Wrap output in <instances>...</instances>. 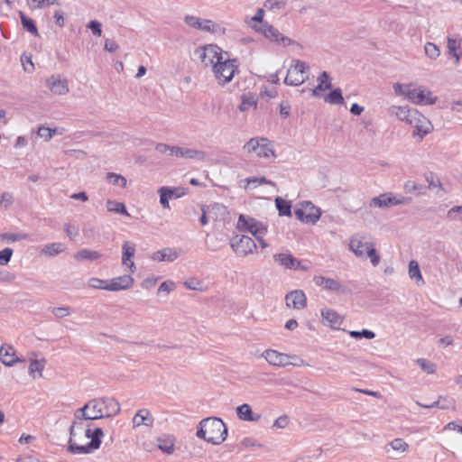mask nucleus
<instances>
[{"instance_id": "17", "label": "nucleus", "mask_w": 462, "mask_h": 462, "mask_svg": "<svg viewBox=\"0 0 462 462\" xmlns=\"http://www.w3.org/2000/svg\"><path fill=\"white\" fill-rule=\"evenodd\" d=\"M78 430H83L81 424L73 422L69 428V440L68 449L72 454H88L90 453L88 445H80L77 443L75 438L78 435Z\"/></svg>"}, {"instance_id": "57", "label": "nucleus", "mask_w": 462, "mask_h": 462, "mask_svg": "<svg viewBox=\"0 0 462 462\" xmlns=\"http://www.w3.org/2000/svg\"><path fill=\"white\" fill-rule=\"evenodd\" d=\"M51 313L57 318V319H62L65 317H68L71 313V310L69 307L64 306V307H57L53 308L51 310Z\"/></svg>"}, {"instance_id": "33", "label": "nucleus", "mask_w": 462, "mask_h": 462, "mask_svg": "<svg viewBox=\"0 0 462 462\" xmlns=\"http://www.w3.org/2000/svg\"><path fill=\"white\" fill-rule=\"evenodd\" d=\"M318 86L311 90L312 96H317L319 91L331 89L332 85L329 81V76L326 71H323L318 79Z\"/></svg>"}, {"instance_id": "35", "label": "nucleus", "mask_w": 462, "mask_h": 462, "mask_svg": "<svg viewBox=\"0 0 462 462\" xmlns=\"http://www.w3.org/2000/svg\"><path fill=\"white\" fill-rule=\"evenodd\" d=\"M461 44V41L459 39L448 37V55L455 59V64H459L460 62V55L457 52V49H459Z\"/></svg>"}, {"instance_id": "11", "label": "nucleus", "mask_w": 462, "mask_h": 462, "mask_svg": "<svg viewBox=\"0 0 462 462\" xmlns=\"http://www.w3.org/2000/svg\"><path fill=\"white\" fill-rule=\"evenodd\" d=\"M294 215L302 222L314 224L320 217V210L310 201H303L297 206Z\"/></svg>"}, {"instance_id": "29", "label": "nucleus", "mask_w": 462, "mask_h": 462, "mask_svg": "<svg viewBox=\"0 0 462 462\" xmlns=\"http://www.w3.org/2000/svg\"><path fill=\"white\" fill-rule=\"evenodd\" d=\"M236 414L241 420L245 421H258L261 419V415L254 413L247 403L236 407Z\"/></svg>"}, {"instance_id": "61", "label": "nucleus", "mask_w": 462, "mask_h": 462, "mask_svg": "<svg viewBox=\"0 0 462 462\" xmlns=\"http://www.w3.org/2000/svg\"><path fill=\"white\" fill-rule=\"evenodd\" d=\"M462 213V206H455L448 211V217L454 219L462 221L460 214Z\"/></svg>"}, {"instance_id": "16", "label": "nucleus", "mask_w": 462, "mask_h": 462, "mask_svg": "<svg viewBox=\"0 0 462 462\" xmlns=\"http://www.w3.org/2000/svg\"><path fill=\"white\" fill-rule=\"evenodd\" d=\"M373 245V243L365 241V237L360 234L353 236L349 242V249L359 258H365L369 247Z\"/></svg>"}, {"instance_id": "10", "label": "nucleus", "mask_w": 462, "mask_h": 462, "mask_svg": "<svg viewBox=\"0 0 462 462\" xmlns=\"http://www.w3.org/2000/svg\"><path fill=\"white\" fill-rule=\"evenodd\" d=\"M253 30L262 33L269 41L280 43L282 46H289L293 42L292 40L287 36H284L280 32L278 29L273 27L269 23H264L263 25H254Z\"/></svg>"}, {"instance_id": "21", "label": "nucleus", "mask_w": 462, "mask_h": 462, "mask_svg": "<svg viewBox=\"0 0 462 462\" xmlns=\"http://www.w3.org/2000/svg\"><path fill=\"white\" fill-rule=\"evenodd\" d=\"M172 155L180 158L193 159L197 161H204L207 157V153L202 150L194 148L175 146L172 151Z\"/></svg>"}, {"instance_id": "9", "label": "nucleus", "mask_w": 462, "mask_h": 462, "mask_svg": "<svg viewBox=\"0 0 462 462\" xmlns=\"http://www.w3.org/2000/svg\"><path fill=\"white\" fill-rule=\"evenodd\" d=\"M230 246L239 256L245 257L254 254L257 245L254 241L247 236H236L230 240Z\"/></svg>"}, {"instance_id": "14", "label": "nucleus", "mask_w": 462, "mask_h": 462, "mask_svg": "<svg viewBox=\"0 0 462 462\" xmlns=\"http://www.w3.org/2000/svg\"><path fill=\"white\" fill-rule=\"evenodd\" d=\"M45 84L53 95L65 96L69 92V80L60 74L47 78Z\"/></svg>"}, {"instance_id": "2", "label": "nucleus", "mask_w": 462, "mask_h": 462, "mask_svg": "<svg viewBox=\"0 0 462 462\" xmlns=\"http://www.w3.org/2000/svg\"><path fill=\"white\" fill-rule=\"evenodd\" d=\"M196 436L213 445H220L226 439L227 428L221 419L208 417L199 422Z\"/></svg>"}, {"instance_id": "54", "label": "nucleus", "mask_w": 462, "mask_h": 462, "mask_svg": "<svg viewBox=\"0 0 462 462\" xmlns=\"http://www.w3.org/2000/svg\"><path fill=\"white\" fill-rule=\"evenodd\" d=\"M202 20L203 19H200L199 17L195 15H186L184 17L185 23L189 27L197 30H201Z\"/></svg>"}, {"instance_id": "49", "label": "nucleus", "mask_w": 462, "mask_h": 462, "mask_svg": "<svg viewBox=\"0 0 462 462\" xmlns=\"http://www.w3.org/2000/svg\"><path fill=\"white\" fill-rule=\"evenodd\" d=\"M45 365V359H33L31 360L30 365H29V374L34 377V373L38 372L40 375H42V372Z\"/></svg>"}, {"instance_id": "24", "label": "nucleus", "mask_w": 462, "mask_h": 462, "mask_svg": "<svg viewBox=\"0 0 462 462\" xmlns=\"http://www.w3.org/2000/svg\"><path fill=\"white\" fill-rule=\"evenodd\" d=\"M154 422V418L151 411L148 409H141L137 411L132 420L133 427L138 428L141 426H145L148 428L152 427Z\"/></svg>"}, {"instance_id": "6", "label": "nucleus", "mask_w": 462, "mask_h": 462, "mask_svg": "<svg viewBox=\"0 0 462 462\" xmlns=\"http://www.w3.org/2000/svg\"><path fill=\"white\" fill-rule=\"evenodd\" d=\"M407 99L415 105L428 106L435 104L438 97L423 86L410 83L408 84Z\"/></svg>"}, {"instance_id": "15", "label": "nucleus", "mask_w": 462, "mask_h": 462, "mask_svg": "<svg viewBox=\"0 0 462 462\" xmlns=\"http://www.w3.org/2000/svg\"><path fill=\"white\" fill-rule=\"evenodd\" d=\"M273 260L279 265L284 267L285 269L290 270H298L300 269L302 271H308L309 266L303 265L301 262L293 257L291 254L289 253H281L273 255Z\"/></svg>"}, {"instance_id": "7", "label": "nucleus", "mask_w": 462, "mask_h": 462, "mask_svg": "<svg viewBox=\"0 0 462 462\" xmlns=\"http://www.w3.org/2000/svg\"><path fill=\"white\" fill-rule=\"evenodd\" d=\"M262 356L271 365L273 366H286L291 365L300 366L304 365V360L300 357L281 353L274 349H267Z\"/></svg>"}, {"instance_id": "59", "label": "nucleus", "mask_w": 462, "mask_h": 462, "mask_svg": "<svg viewBox=\"0 0 462 462\" xmlns=\"http://www.w3.org/2000/svg\"><path fill=\"white\" fill-rule=\"evenodd\" d=\"M13 249L6 247L0 251V265H6L11 260L13 255Z\"/></svg>"}, {"instance_id": "8", "label": "nucleus", "mask_w": 462, "mask_h": 462, "mask_svg": "<svg viewBox=\"0 0 462 462\" xmlns=\"http://www.w3.org/2000/svg\"><path fill=\"white\" fill-rule=\"evenodd\" d=\"M287 71L284 83L291 86H300L309 79V66L300 60H294Z\"/></svg>"}, {"instance_id": "64", "label": "nucleus", "mask_w": 462, "mask_h": 462, "mask_svg": "<svg viewBox=\"0 0 462 462\" xmlns=\"http://www.w3.org/2000/svg\"><path fill=\"white\" fill-rule=\"evenodd\" d=\"M439 408L442 410L455 409V401L451 398L441 396Z\"/></svg>"}, {"instance_id": "20", "label": "nucleus", "mask_w": 462, "mask_h": 462, "mask_svg": "<svg viewBox=\"0 0 462 462\" xmlns=\"http://www.w3.org/2000/svg\"><path fill=\"white\" fill-rule=\"evenodd\" d=\"M313 282L317 286L322 287L326 291H336V292H345L346 291V289L341 284V282L335 279H332V278H328V277H325L322 275H315L313 277Z\"/></svg>"}, {"instance_id": "13", "label": "nucleus", "mask_w": 462, "mask_h": 462, "mask_svg": "<svg viewBox=\"0 0 462 462\" xmlns=\"http://www.w3.org/2000/svg\"><path fill=\"white\" fill-rule=\"evenodd\" d=\"M413 119L409 125L414 128L412 135L421 140L433 130V125L431 122L419 111L413 113Z\"/></svg>"}, {"instance_id": "4", "label": "nucleus", "mask_w": 462, "mask_h": 462, "mask_svg": "<svg viewBox=\"0 0 462 462\" xmlns=\"http://www.w3.org/2000/svg\"><path fill=\"white\" fill-rule=\"evenodd\" d=\"M194 54L205 67H211L213 69L215 64H217L226 52L216 44H208L197 48Z\"/></svg>"}, {"instance_id": "43", "label": "nucleus", "mask_w": 462, "mask_h": 462, "mask_svg": "<svg viewBox=\"0 0 462 462\" xmlns=\"http://www.w3.org/2000/svg\"><path fill=\"white\" fill-rule=\"evenodd\" d=\"M63 134V129H58V128L51 129V128L45 127V126L39 127L38 132H37V134L40 137L44 138L46 141H50L56 134Z\"/></svg>"}, {"instance_id": "34", "label": "nucleus", "mask_w": 462, "mask_h": 462, "mask_svg": "<svg viewBox=\"0 0 462 462\" xmlns=\"http://www.w3.org/2000/svg\"><path fill=\"white\" fill-rule=\"evenodd\" d=\"M73 257L78 261H95L101 257V254L97 251L82 249L77 252Z\"/></svg>"}, {"instance_id": "58", "label": "nucleus", "mask_w": 462, "mask_h": 462, "mask_svg": "<svg viewBox=\"0 0 462 462\" xmlns=\"http://www.w3.org/2000/svg\"><path fill=\"white\" fill-rule=\"evenodd\" d=\"M14 202V197L9 192H4L0 196V207L2 208L7 209Z\"/></svg>"}, {"instance_id": "3", "label": "nucleus", "mask_w": 462, "mask_h": 462, "mask_svg": "<svg viewBox=\"0 0 462 462\" xmlns=\"http://www.w3.org/2000/svg\"><path fill=\"white\" fill-rule=\"evenodd\" d=\"M237 71L238 65L236 60L229 59L227 54L217 64H215L213 69L214 76L221 86L229 83Z\"/></svg>"}, {"instance_id": "30", "label": "nucleus", "mask_w": 462, "mask_h": 462, "mask_svg": "<svg viewBox=\"0 0 462 462\" xmlns=\"http://www.w3.org/2000/svg\"><path fill=\"white\" fill-rule=\"evenodd\" d=\"M203 32H211L214 34L224 35L226 29L221 24L213 22L212 20L203 19L201 30Z\"/></svg>"}, {"instance_id": "32", "label": "nucleus", "mask_w": 462, "mask_h": 462, "mask_svg": "<svg viewBox=\"0 0 462 462\" xmlns=\"http://www.w3.org/2000/svg\"><path fill=\"white\" fill-rule=\"evenodd\" d=\"M408 274H409L410 279L416 281V282L418 284H420V285L424 284V280L422 278L419 263L416 260L410 261Z\"/></svg>"}, {"instance_id": "22", "label": "nucleus", "mask_w": 462, "mask_h": 462, "mask_svg": "<svg viewBox=\"0 0 462 462\" xmlns=\"http://www.w3.org/2000/svg\"><path fill=\"white\" fill-rule=\"evenodd\" d=\"M135 245L130 242H125L122 246V264L129 269L130 273L136 272V266L132 258L134 256Z\"/></svg>"}, {"instance_id": "38", "label": "nucleus", "mask_w": 462, "mask_h": 462, "mask_svg": "<svg viewBox=\"0 0 462 462\" xmlns=\"http://www.w3.org/2000/svg\"><path fill=\"white\" fill-rule=\"evenodd\" d=\"M256 98L254 95L251 94H244L242 96V102L239 106V110L241 112H245L251 108H256Z\"/></svg>"}, {"instance_id": "45", "label": "nucleus", "mask_w": 462, "mask_h": 462, "mask_svg": "<svg viewBox=\"0 0 462 462\" xmlns=\"http://www.w3.org/2000/svg\"><path fill=\"white\" fill-rule=\"evenodd\" d=\"M19 16L21 18V22L23 28L34 36H38V30L34 22L32 19L28 18L23 12H20Z\"/></svg>"}, {"instance_id": "63", "label": "nucleus", "mask_w": 462, "mask_h": 462, "mask_svg": "<svg viewBox=\"0 0 462 462\" xmlns=\"http://www.w3.org/2000/svg\"><path fill=\"white\" fill-rule=\"evenodd\" d=\"M88 29H90L93 32V34L97 36H101L102 34V29H101V23L96 20H92L88 23L87 25Z\"/></svg>"}, {"instance_id": "48", "label": "nucleus", "mask_w": 462, "mask_h": 462, "mask_svg": "<svg viewBox=\"0 0 462 462\" xmlns=\"http://www.w3.org/2000/svg\"><path fill=\"white\" fill-rule=\"evenodd\" d=\"M106 180L113 185H116L122 188H125L126 186L127 180L126 179L117 173L109 172L106 175Z\"/></svg>"}, {"instance_id": "19", "label": "nucleus", "mask_w": 462, "mask_h": 462, "mask_svg": "<svg viewBox=\"0 0 462 462\" xmlns=\"http://www.w3.org/2000/svg\"><path fill=\"white\" fill-rule=\"evenodd\" d=\"M106 291H118L130 289L134 282V278L129 274L118 276L107 281Z\"/></svg>"}, {"instance_id": "40", "label": "nucleus", "mask_w": 462, "mask_h": 462, "mask_svg": "<svg viewBox=\"0 0 462 462\" xmlns=\"http://www.w3.org/2000/svg\"><path fill=\"white\" fill-rule=\"evenodd\" d=\"M325 102L331 105H343L344 97L342 96V91L340 88H336L332 90L328 95H327L324 98Z\"/></svg>"}, {"instance_id": "44", "label": "nucleus", "mask_w": 462, "mask_h": 462, "mask_svg": "<svg viewBox=\"0 0 462 462\" xmlns=\"http://www.w3.org/2000/svg\"><path fill=\"white\" fill-rule=\"evenodd\" d=\"M264 14L265 13H264L263 8H258L255 12V14L253 17H251V18L246 17V19H245L246 24L252 29H253L254 25H263V23H265L263 21Z\"/></svg>"}, {"instance_id": "55", "label": "nucleus", "mask_w": 462, "mask_h": 462, "mask_svg": "<svg viewBox=\"0 0 462 462\" xmlns=\"http://www.w3.org/2000/svg\"><path fill=\"white\" fill-rule=\"evenodd\" d=\"M27 238L28 235L26 234L5 233L0 236V239L6 240L8 242L25 240Z\"/></svg>"}, {"instance_id": "18", "label": "nucleus", "mask_w": 462, "mask_h": 462, "mask_svg": "<svg viewBox=\"0 0 462 462\" xmlns=\"http://www.w3.org/2000/svg\"><path fill=\"white\" fill-rule=\"evenodd\" d=\"M285 301L288 308L303 310L307 305V298L303 291L295 290L286 294Z\"/></svg>"}, {"instance_id": "62", "label": "nucleus", "mask_w": 462, "mask_h": 462, "mask_svg": "<svg viewBox=\"0 0 462 462\" xmlns=\"http://www.w3.org/2000/svg\"><path fill=\"white\" fill-rule=\"evenodd\" d=\"M175 283L172 281H165L160 285L158 292H165L166 294H169L175 289Z\"/></svg>"}, {"instance_id": "60", "label": "nucleus", "mask_w": 462, "mask_h": 462, "mask_svg": "<svg viewBox=\"0 0 462 462\" xmlns=\"http://www.w3.org/2000/svg\"><path fill=\"white\" fill-rule=\"evenodd\" d=\"M366 255L370 258L371 263L374 266H377L379 264L381 257L376 252L374 245L369 247V251H367L365 256Z\"/></svg>"}, {"instance_id": "46", "label": "nucleus", "mask_w": 462, "mask_h": 462, "mask_svg": "<svg viewBox=\"0 0 462 462\" xmlns=\"http://www.w3.org/2000/svg\"><path fill=\"white\" fill-rule=\"evenodd\" d=\"M160 203L164 208H170L169 199L173 196V190L168 187H162L159 189Z\"/></svg>"}, {"instance_id": "36", "label": "nucleus", "mask_w": 462, "mask_h": 462, "mask_svg": "<svg viewBox=\"0 0 462 462\" xmlns=\"http://www.w3.org/2000/svg\"><path fill=\"white\" fill-rule=\"evenodd\" d=\"M403 189L406 193L413 194L415 196H421L425 194L426 187L422 184H418L413 180L405 182Z\"/></svg>"}, {"instance_id": "56", "label": "nucleus", "mask_w": 462, "mask_h": 462, "mask_svg": "<svg viewBox=\"0 0 462 462\" xmlns=\"http://www.w3.org/2000/svg\"><path fill=\"white\" fill-rule=\"evenodd\" d=\"M108 282L99 278H90L88 281V285L93 289L106 290Z\"/></svg>"}, {"instance_id": "41", "label": "nucleus", "mask_w": 462, "mask_h": 462, "mask_svg": "<svg viewBox=\"0 0 462 462\" xmlns=\"http://www.w3.org/2000/svg\"><path fill=\"white\" fill-rule=\"evenodd\" d=\"M275 205L279 211L280 216H291V205L289 201L277 197L275 199Z\"/></svg>"}, {"instance_id": "5", "label": "nucleus", "mask_w": 462, "mask_h": 462, "mask_svg": "<svg viewBox=\"0 0 462 462\" xmlns=\"http://www.w3.org/2000/svg\"><path fill=\"white\" fill-rule=\"evenodd\" d=\"M243 151L248 154L254 152L258 158L270 159L275 157L271 142L267 138H251L243 146Z\"/></svg>"}, {"instance_id": "42", "label": "nucleus", "mask_w": 462, "mask_h": 462, "mask_svg": "<svg viewBox=\"0 0 462 462\" xmlns=\"http://www.w3.org/2000/svg\"><path fill=\"white\" fill-rule=\"evenodd\" d=\"M158 448L166 454H172L174 451V439L172 437L158 439Z\"/></svg>"}, {"instance_id": "28", "label": "nucleus", "mask_w": 462, "mask_h": 462, "mask_svg": "<svg viewBox=\"0 0 462 462\" xmlns=\"http://www.w3.org/2000/svg\"><path fill=\"white\" fill-rule=\"evenodd\" d=\"M321 316L323 320L333 329H337L343 322L342 317L330 309L322 310Z\"/></svg>"}, {"instance_id": "26", "label": "nucleus", "mask_w": 462, "mask_h": 462, "mask_svg": "<svg viewBox=\"0 0 462 462\" xmlns=\"http://www.w3.org/2000/svg\"><path fill=\"white\" fill-rule=\"evenodd\" d=\"M180 256V254L177 250L165 247L162 250L154 252L151 259L155 262H173Z\"/></svg>"}, {"instance_id": "39", "label": "nucleus", "mask_w": 462, "mask_h": 462, "mask_svg": "<svg viewBox=\"0 0 462 462\" xmlns=\"http://www.w3.org/2000/svg\"><path fill=\"white\" fill-rule=\"evenodd\" d=\"M106 208L109 212L122 214V215H125L127 217L130 216L125 204L122 202H117L116 200L108 199L106 201Z\"/></svg>"}, {"instance_id": "1", "label": "nucleus", "mask_w": 462, "mask_h": 462, "mask_svg": "<svg viewBox=\"0 0 462 462\" xmlns=\"http://www.w3.org/2000/svg\"><path fill=\"white\" fill-rule=\"evenodd\" d=\"M119 402L112 397H100L89 400L74 412L77 420H95L110 418L120 412Z\"/></svg>"}, {"instance_id": "31", "label": "nucleus", "mask_w": 462, "mask_h": 462, "mask_svg": "<svg viewBox=\"0 0 462 462\" xmlns=\"http://www.w3.org/2000/svg\"><path fill=\"white\" fill-rule=\"evenodd\" d=\"M0 356L3 364L7 366H11L18 361L14 358V349L11 346H1Z\"/></svg>"}, {"instance_id": "51", "label": "nucleus", "mask_w": 462, "mask_h": 462, "mask_svg": "<svg viewBox=\"0 0 462 462\" xmlns=\"http://www.w3.org/2000/svg\"><path fill=\"white\" fill-rule=\"evenodd\" d=\"M287 5L286 0H265L263 2V7L269 11L281 10Z\"/></svg>"}, {"instance_id": "12", "label": "nucleus", "mask_w": 462, "mask_h": 462, "mask_svg": "<svg viewBox=\"0 0 462 462\" xmlns=\"http://www.w3.org/2000/svg\"><path fill=\"white\" fill-rule=\"evenodd\" d=\"M236 227L240 231L251 233L255 238L264 236L267 232V228L262 223L245 215L239 216Z\"/></svg>"}, {"instance_id": "47", "label": "nucleus", "mask_w": 462, "mask_h": 462, "mask_svg": "<svg viewBox=\"0 0 462 462\" xmlns=\"http://www.w3.org/2000/svg\"><path fill=\"white\" fill-rule=\"evenodd\" d=\"M424 52L425 55L432 60H437L440 55V51L439 47L435 43L430 42L425 43Z\"/></svg>"}, {"instance_id": "27", "label": "nucleus", "mask_w": 462, "mask_h": 462, "mask_svg": "<svg viewBox=\"0 0 462 462\" xmlns=\"http://www.w3.org/2000/svg\"><path fill=\"white\" fill-rule=\"evenodd\" d=\"M409 448V444L403 439L396 438L390 441L389 443H387L384 446L383 449L387 454H389L390 451L392 450L396 455H400L408 452Z\"/></svg>"}, {"instance_id": "37", "label": "nucleus", "mask_w": 462, "mask_h": 462, "mask_svg": "<svg viewBox=\"0 0 462 462\" xmlns=\"http://www.w3.org/2000/svg\"><path fill=\"white\" fill-rule=\"evenodd\" d=\"M65 250V245L62 243H51L46 245L41 251L42 254L48 256H54Z\"/></svg>"}, {"instance_id": "53", "label": "nucleus", "mask_w": 462, "mask_h": 462, "mask_svg": "<svg viewBox=\"0 0 462 462\" xmlns=\"http://www.w3.org/2000/svg\"><path fill=\"white\" fill-rule=\"evenodd\" d=\"M348 334L350 335L351 337L356 339H359L362 337H365L366 339H373L375 337L374 332L368 329H363L362 331L351 330L348 332Z\"/></svg>"}, {"instance_id": "52", "label": "nucleus", "mask_w": 462, "mask_h": 462, "mask_svg": "<svg viewBox=\"0 0 462 462\" xmlns=\"http://www.w3.org/2000/svg\"><path fill=\"white\" fill-rule=\"evenodd\" d=\"M371 203L378 208H387L391 206L389 194H383L372 199Z\"/></svg>"}, {"instance_id": "23", "label": "nucleus", "mask_w": 462, "mask_h": 462, "mask_svg": "<svg viewBox=\"0 0 462 462\" xmlns=\"http://www.w3.org/2000/svg\"><path fill=\"white\" fill-rule=\"evenodd\" d=\"M417 109H411L407 106H392L389 108V113L391 116H395L400 121H403L407 124H410L413 119V113H417Z\"/></svg>"}, {"instance_id": "25", "label": "nucleus", "mask_w": 462, "mask_h": 462, "mask_svg": "<svg viewBox=\"0 0 462 462\" xmlns=\"http://www.w3.org/2000/svg\"><path fill=\"white\" fill-rule=\"evenodd\" d=\"M87 439H90V441L87 444L90 453L97 449L101 445V439L104 437V431L101 428H97L94 430L86 429L82 430Z\"/></svg>"}, {"instance_id": "50", "label": "nucleus", "mask_w": 462, "mask_h": 462, "mask_svg": "<svg viewBox=\"0 0 462 462\" xmlns=\"http://www.w3.org/2000/svg\"><path fill=\"white\" fill-rule=\"evenodd\" d=\"M416 363L420 365L421 370L429 374H434L436 372L437 365L427 359L419 358L416 360Z\"/></svg>"}]
</instances>
